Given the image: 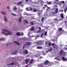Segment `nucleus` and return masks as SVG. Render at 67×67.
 Listing matches in <instances>:
<instances>
[{
  "label": "nucleus",
  "instance_id": "f257e3e1",
  "mask_svg": "<svg viewBox=\"0 0 67 67\" xmlns=\"http://www.w3.org/2000/svg\"><path fill=\"white\" fill-rule=\"evenodd\" d=\"M2 32H1L2 34H5V32H7L8 34H11V32L5 29H3L2 30Z\"/></svg>",
  "mask_w": 67,
  "mask_h": 67
},
{
  "label": "nucleus",
  "instance_id": "f03ea898",
  "mask_svg": "<svg viewBox=\"0 0 67 67\" xmlns=\"http://www.w3.org/2000/svg\"><path fill=\"white\" fill-rule=\"evenodd\" d=\"M58 8H56L55 10V12H52L53 14H56L58 13Z\"/></svg>",
  "mask_w": 67,
  "mask_h": 67
},
{
  "label": "nucleus",
  "instance_id": "7ed1b4c3",
  "mask_svg": "<svg viewBox=\"0 0 67 67\" xmlns=\"http://www.w3.org/2000/svg\"><path fill=\"white\" fill-rule=\"evenodd\" d=\"M30 9L31 11H33V10H32V8L31 7H30L29 8L27 7L26 8V10L27 11H29L30 10Z\"/></svg>",
  "mask_w": 67,
  "mask_h": 67
},
{
  "label": "nucleus",
  "instance_id": "20e7f679",
  "mask_svg": "<svg viewBox=\"0 0 67 67\" xmlns=\"http://www.w3.org/2000/svg\"><path fill=\"white\" fill-rule=\"evenodd\" d=\"M23 52L25 55H27L28 54V51L26 50H24L23 51Z\"/></svg>",
  "mask_w": 67,
  "mask_h": 67
},
{
  "label": "nucleus",
  "instance_id": "39448f33",
  "mask_svg": "<svg viewBox=\"0 0 67 67\" xmlns=\"http://www.w3.org/2000/svg\"><path fill=\"white\" fill-rule=\"evenodd\" d=\"M4 21L5 22H7L8 21V19L7 18V17H6V16H4Z\"/></svg>",
  "mask_w": 67,
  "mask_h": 67
},
{
  "label": "nucleus",
  "instance_id": "423d86ee",
  "mask_svg": "<svg viewBox=\"0 0 67 67\" xmlns=\"http://www.w3.org/2000/svg\"><path fill=\"white\" fill-rule=\"evenodd\" d=\"M64 53V51L62 50L60 51V55L61 56L62 55V54Z\"/></svg>",
  "mask_w": 67,
  "mask_h": 67
},
{
  "label": "nucleus",
  "instance_id": "0eeeda50",
  "mask_svg": "<svg viewBox=\"0 0 67 67\" xmlns=\"http://www.w3.org/2000/svg\"><path fill=\"white\" fill-rule=\"evenodd\" d=\"M62 59L63 61H67V59H65V58L64 57H62Z\"/></svg>",
  "mask_w": 67,
  "mask_h": 67
},
{
  "label": "nucleus",
  "instance_id": "6e6552de",
  "mask_svg": "<svg viewBox=\"0 0 67 67\" xmlns=\"http://www.w3.org/2000/svg\"><path fill=\"white\" fill-rule=\"evenodd\" d=\"M14 42L15 43H16V44L18 45H20V44L19 43V42H18L16 41H14Z\"/></svg>",
  "mask_w": 67,
  "mask_h": 67
},
{
  "label": "nucleus",
  "instance_id": "1a4fd4ad",
  "mask_svg": "<svg viewBox=\"0 0 67 67\" xmlns=\"http://www.w3.org/2000/svg\"><path fill=\"white\" fill-rule=\"evenodd\" d=\"M1 13L3 14V15H5L6 14V13L4 12H3V11H2L1 12Z\"/></svg>",
  "mask_w": 67,
  "mask_h": 67
},
{
  "label": "nucleus",
  "instance_id": "9d476101",
  "mask_svg": "<svg viewBox=\"0 0 67 67\" xmlns=\"http://www.w3.org/2000/svg\"><path fill=\"white\" fill-rule=\"evenodd\" d=\"M48 60H47L46 62H44V65H47L48 64Z\"/></svg>",
  "mask_w": 67,
  "mask_h": 67
},
{
  "label": "nucleus",
  "instance_id": "9b49d317",
  "mask_svg": "<svg viewBox=\"0 0 67 67\" xmlns=\"http://www.w3.org/2000/svg\"><path fill=\"white\" fill-rule=\"evenodd\" d=\"M61 18H62V19H64V15L63 14H60Z\"/></svg>",
  "mask_w": 67,
  "mask_h": 67
},
{
  "label": "nucleus",
  "instance_id": "f8f14e48",
  "mask_svg": "<svg viewBox=\"0 0 67 67\" xmlns=\"http://www.w3.org/2000/svg\"><path fill=\"white\" fill-rule=\"evenodd\" d=\"M47 4H52V2H47Z\"/></svg>",
  "mask_w": 67,
  "mask_h": 67
},
{
  "label": "nucleus",
  "instance_id": "ddd939ff",
  "mask_svg": "<svg viewBox=\"0 0 67 67\" xmlns=\"http://www.w3.org/2000/svg\"><path fill=\"white\" fill-rule=\"evenodd\" d=\"M21 3H22V2H18L17 3V5H19L20 4H21Z\"/></svg>",
  "mask_w": 67,
  "mask_h": 67
},
{
  "label": "nucleus",
  "instance_id": "4468645a",
  "mask_svg": "<svg viewBox=\"0 0 67 67\" xmlns=\"http://www.w3.org/2000/svg\"><path fill=\"white\" fill-rule=\"evenodd\" d=\"M26 44L27 45L29 46L30 45V43L29 42H26Z\"/></svg>",
  "mask_w": 67,
  "mask_h": 67
},
{
  "label": "nucleus",
  "instance_id": "2eb2a0df",
  "mask_svg": "<svg viewBox=\"0 0 67 67\" xmlns=\"http://www.w3.org/2000/svg\"><path fill=\"white\" fill-rule=\"evenodd\" d=\"M37 49H42V47L40 46H38L37 47Z\"/></svg>",
  "mask_w": 67,
  "mask_h": 67
},
{
  "label": "nucleus",
  "instance_id": "dca6fc26",
  "mask_svg": "<svg viewBox=\"0 0 67 67\" xmlns=\"http://www.w3.org/2000/svg\"><path fill=\"white\" fill-rule=\"evenodd\" d=\"M30 29L31 31H34V27H32Z\"/></svg>",
  "mask_w": 67,
  "mask_h": 67
},
{
  "label": "nucleus",
  "instance_id": "f3484780",
  "mask_svg": "<svg viewBox=\"0 0 67 67\" xmlns=\"http://www.w3.org/2000/svg\"><path fill=\"white\" fill-rule=\"evenodd\" d=\"M33 62V59H31V61L30 62V64H32Z\"/></svg>",
  "mask_w": 67,
  "mask_h": 67
},
{
  "label": "nucleus",
  "instance_id": "a211bd4d",
  "mask_svg": "<svg viewBox=\"0 0 67 67\" xmlns=\"http://www.w3.org/2000/svg\"><path fill=\"white\" fill-rule=\"evenodd\" d=\"M67 8H66L64 9V13H66V11H67Z\"/></svg>",
  "mask_w": 67,
  "mask_h": 67
},
{
  "label": "nucleus",
  "instance_id": "6ab92c4d",
  "mask_svg": "<svg viewBox=\"0 0 67 67\" xmlns=\"http://www.w3.org/2000/svg\"><path fill=\"white\" fill-rule=\"evenodd\" d=\"M32 9L33 10V11L35 12H36V9H34V8H32Z\"/></svg>",
  "mask_w": 67,
  "mask_h": 67
},
{
  "label": "nucleus",
  "instance_id": "aec40b11",
  "mask_svg": "<svg viewBox=\"0 0 67 67\" xmlns=\"http://www.w3.org/2000/svg\"><path fill=\"white\" fill-rule=\"evenodd\" d=\"M4 34L5 35H12V34Z\"/></svg>",
  "mask_w": 67,
  "mask_h": 67
},
{
  "label": "nucleus",
  "instance_id": "412c9836",
  "mask_svg": "<svg viewBox=\"0 0 67 67\" xmlns=\"http://www.w3.org/2000/svg\"><path fill=\"white\" fill-rule=\"evenodd\" d=\"M29 62V60H26L25 61V63H26V64H27V63H28Z\"/></svg>",
  "mask_w": 67,
  "mask_h": 67
},
{
  "label": "nucleus",
  "instance_id": "4be33fe9",
  "mask_svg": "<svg viewBox=\"0 0 67 67\" xmlns=\"http://www.w3.org/2000/svg\"><path fill=\"white\" fill-rule=\"evenodd\" d=\"M48 46H51V42H49V43H48Z\"/></svg>",
  "mask_w": 67,
  "mask_h": 67
},
{
  "label": "nucleus",
  "instance_id": "5701e85b",
  "mask_svg": "<svg viewBox=\"0 0 67 67\" xmlns=\"http://www.w3.org/2000/svg\"><path fill=\"white\" fill-rule=\"evenodd\" d=\"M17 9V8H16V7H14V10H16Z\"/></svg>",
  "mask_w": 67,
  "mask_h": 67
},
{
  "label": "nucleus",
  "instance_id": "b1692460",
  "mask_svg": "<svg viewBox=\"0 0 67 67\" xmlns=\"http://www.w3.org/2000/svg\"><path fill=\"white\" fill-rule=\"evenodd\" d=\"M5 39L4 38H0V41H2V40H4Z\"/></svg>",
  "mask_w": 67,
  "mask_h": 67
},
{
  "label": "nucleus",
  "instance_id": "393cba45",
  "mask_svg": "<svg viewBox=\"0 0 67 67\" xmlns=\"http://www.w3.org/2000/svg\"><path fill=\"white\" fill-rule=\"evenodd\" d=\"M52 46H56V44H55L52 43Z\"/></svg>",
  "mask_w": 67,
  "mask_h": 67
},
{
  "label": "nucleus",
  "instance_id": "a878e982",
  "mask_svg": "<svg viewBox=\"0 0 67 67\" xmlns=\"http://www.w3.org/2000/svg\"><path fill=\"white\" fill-rule=\"evenodd\" d=\"M25 45H26L25 44H24V45L23 46V49H24V47H25Z\"/></svg>",
  "mask_w": 67,
  "mask_h": 67
},
{
  "label": "nucleus",
  "instance_id": "bb28decb",
  "mask_svg": "<svg viewBox=\"0 0 67 67\" xmlns=\"http://www.w3.org/2000/svg\"><path fill=\"white\" fill-rule=\"evenodd\" d=\"M21 34H16V35H18L19 36H21Z\"/></svg>",
  "mask_w": 67,
  "mask_h": 67
},
{
  "label": "nucleus",
  "instance_id": "cd10ccee",
  "mask_svg": "<svg viewBox=\"0 0 67 67\" xmlns=\"http://www.w3.org/2000/svg\"><path fill=\"white\" fill-rule=\"evenodd\" d=\"M43 35H44V34H41V38H42L43 37Z\"/></svg>",
  "mask_w": 67,
  "mask_h": 67
},
{
  "label": "nucleus",
  "instance_id": "c85d7f7f",
  "mask_svg": "<svg viewBox=\"0 0 67 67\" xmlns=\"http://www.w3.org/2000/svg\"><path fill=\"white\" fill-rule=\"evenodd\" d=\"M19 21L20 22H21V18H19Z\"/></svg>",
  "mask_w": 67,
  "mask_h": 67
},
{
  "label": "nucleus",
  "instance_id": "c756f323",
  "mask_svg": "<svg viewBox=\"0 0 67 67\" xmlns=\"http://www.w3.org/2000/svg\"><path fill=\"white\" fill-rule=\"evenodd\" d=\"M62 28H60L59 29V31H62Z\"/></svg>",
  "mask_w": 67,
  "mask_h": 67
},
{
  "label": "nucleus",
  "instance_id": "7c9ffc66",
  "mask_svg": "<svg viewBox=\"0 0 67 67\" xmlns=\"http://www.w3.org/2000/svg\"><path fill=\"white\" fill-rule=\"evenodd\" d=\"M57 57H55V58L54 59H57V60H60V59H56L57 58Z\"/></svg>",
  "mask_w": 67,
  "mask_h": 67
},
{
  "label": "nucleus",
  "instance_id": "2f4dec72",
  "mask_svg": "<svg viewBox=\"0 0 67 67\" xmlns=\"http://www.w3.org/2000/svg\"><path fill=\"white\" fill-rule=\"evenodd\" d=\"M52 51V48H51L48 49V51Z\"/></svg>",
  "mask_w": 67,
  "mask_h": 67
},
{
  "label": "nucleus",
  "instance_id": "473e14b6",
  "mask_svg": "<svg viewBox=\"0 0 67 67\" xmlns=\"http://www.w3.org/2000/svg\"><path fill=\"white\" fill-rule=\"evenodd\" d=\"M24 15H27V13L26 12H25L24 13Z\"/></svg>",
  "mask_w": 67,
  "mask_h": 67
},
{
  "label": "nucleus",
  "instance_id": "72a5a7b5",
  "mask_svg": "<svg viewBox=\"0 0 67 67\" xmlns=\"http://www.w3.org/2000/svg\"><path fill=\"white\" fill-rule=\"evenodd\" d=\"M43 20H44V18L43 17L42 18V22H43Z\"/></svg>",
  "mask_w": 67,
  "mask_h": 67
},
{
  "label": "nucleus",
  "instance_id": "f704fd0d",
  "mask_svg": "<svg viewBox=\"0 0 67 67\" xmlns=\"http://www.w3.org/2000/svg\"><path fill=\"white\" fill-rule=\"evenodd\" d=\"M12 14V15H13L14 16H15V15H16V14H13L12 13H11Z\"/></svg>",
  "mask_w": 67,
  "mask_h": 67
},
{
  "label": "nucleus",
  "instance_id": "c9c22d12",
  "mask_svg": "<svg viewBox=\"0 0 67 67\" xmlns=\"http://www.w3.org/2000/svg\"><path fill=\"white\" fill-rule=\"evenodd\" d=\"M60 2H62V3H65V2H64V1H60Z\"/></svg>",
  "mask_w": 67,
  "mask_h": 67
},
{
  "label": "nucleus",
  "instance_id": "e433bc0d",
  "mask_svg": "<svg viewBox=\"0 0 67 67\" xmlns=\"http://www.w3.org/2000/svg\"><path fill=\"white\" fill-rule=\"evenodd\" d=\"M9 8H10V7L9 6L7 7V9H9Z\"/></svg>",
  "mask_w": 67,
  "mask_h": 67
},
{
  "label": "nucleus",
  "instance_id": "4c0bfd02",
  "mask_svg": "<svg viewBox=\"0 0 67 67\" xmlns=\"http://www.w3.org/2000/svg\"><path fill=\"white\" fill-rule=\"evenodd\" d=\"M24 22H26V23H28V22H27L26 20H25Z\"/></svg>",
  "mask_w": 67,
  "mask_h": 67
},
{
  "label": "nucleus",
  "instance_id": "58836bf2",
  "mask_svg": "<svg viewBox=\"0 0 67 67\" xmlns=\"http://www.w3.org/2000/svg\"><path fill=\"white\" fill-rule=\"evenodd\" d=\"M65 23L66 24H67V21H65Z\"/></svg>",
  "mask_w": 67,
  "mask_h": 67
},
{
  "label": "nucleus",
  "instance_id": "ea45409f",
  "mask_svg": "<svg viewBox=\"0 0 67 67\" xmlns=\"http://www.w3.org/2000/svg\"><path fill=\"white\" fill-rule=\"evenodd\" d=\"M61 11L63 12V10H60L59 12H61Z\"/></svg>",
  "mask_w": 67,
  "mask_h": 67
},
{
  "label": "nucleus",
  "instance_id": "a19ab883",
  "mask_svg": "<svg viewBox=\"0 0 67 67\" xmlns=\"http://www.w3.org/2000/svg\"><path fill=\"white\" fill-rule=\"evenodd\" d=\"M43 55H46V54L44 52H43Z\"/></svg>",
  "mask_w": 67,
  "mask_h": 67
},
{
  "label": "nucleus",
  "instance_id": "79ce46f5",
  "mask_svg": "<svg viewBox=\"0 0 67 67\" xmlns=\"http://www.w3.org/2000/svg\"><path fill=\"white\" fill-rule=\"evenodd\" d=\"M14 63L13 62L12 63H11L10 64V65H13V63Z\"/></svg>",
  "mask_w": 67,
  "mask_h": 67
},
{
  "label": "nucleus",
  "instance_id": "37998d69",
  "mask_svg": "<svg viewBox=\"0 0 67 67\" xmlns=\"http://www.w3.org/2000/svg\"><path fill=\"white\" fill-rule=\"evenodd\" d=\"M39 37V35L37 36H36V38H37V37Z\"/></svg>",
  "mask_w": 67,
  "mask_h": 67
},
{
  "label": "nucleus",
  "instance_id": "c03bdc74",
  "mask_svg": "<svg viewBox=\"0 0 67 67\" xmlns=\"http://www.w3.org/2000/svg\"><path fill=\"white\" fill-rule=\"evenodd\" d=\"M31 23L32 25H33V22H31Z\"/></svg>",
  "mask_w": 67,
  "mask_h": 67
},
{
  "label": "nucleus",
  "instance_id": "a18cd8bd",
  "mask_svg": "<svg viewBox=\"0 0 67 67\" xmlns=\"http://www.w3.org/2000/svg\"><path fill=\"white\" fill-rule=\"evenodd\" d=\"M54 20H55V21H57V20H58V19H54Z\"/></svg>",
  "mask_w": 67,
  "mask_h": 67
},
{
  "label": "nucleus",
  "instance_id": "49530a36",
  "mask_svg": "<svg viewBox=\"0 0 67 67\" xmlns=\"http://www.w3.org/2000/svg\"><path fill=\"white\" fill-rule=\"evenodd\" d=\"M12 54L13 55V54H15V53H13V52H12Z\"/></svg>",
  "mask_w": 67,
  "mask_h": 67
},
{
  "label": "nucleus",
  "instance_id": "de8ad7c7",
  "mask_svg": "<svg viewBox=\"0 0 67 67\" xmlns=\"http://www.w3.org/2000/svg\"><path fill=\"white\" fill-rule=\"evenodd\" d=\"M41 32V31L40 30H38V31L37 32L38 33H39V32Z\"/></svg>",
  "mask_w": 67,
  "mask_h": 67
},
{
  "label": "nucleus",
  "instance_id": "09e8293b",
  "mask_svg": "<svg viewBox=\"0 0 67 67\" xmlns=\"http://www.w3.org/2000/svg\"><path fill=\"white\" fill-rule=\"evenodd\" d=\"M16 34H20V33L19 32H17Z\"/></svg>",
  "mask_w": 67,
  "mask_h": 67
},
{
  "label": "nucleus",
  "instance_id": "8fccbe9b",
  "mask_svg": "<svg viewBox=\"0 0 67 67\" xmlns=\"http://www.w3.org/2000/svg\"><path fill=\"white\" fill-rule=\"evenodd\" d=\"M45 36H47V34H44Z\"/></svg>",
  "mask_w": 67,
  "mask_h": 67
},
{
  "label": "nucleus",
  "instance_id": "3c124183",
  "mask_svg": "<svg viewBox=\"0 0 67 67\" xmlns=\"http://www.w3.org/2000/svg\"><path fill=\"white\" fill-rule=\"evenodd\" d=\"M40 58H43V57H40Z\"/></svg>",
  "mask_w": 67,
  "mask_h": 67
},
{
  "label": "nucleus",
  "instance_id": "603ef678",
  "mask_svg": "<svg viewBox=\"0 0 67 67\" xmlns=\"http://www.w3.org/2000/svg\"><path fill=\"white\" fill-rule=\"evenodd\" d=\"M41 30V27H39V30Z\"/></svg>",
  "mask_w": 67,
  "mask_h": 67
},
{
  "label": "nucleus",
  "instance_id": "864d4df0",
  "mask_svg": "<svg viewBox=\"0 0 67 67\" xmlns=\"http://www.w3.org/2000/svg\"><path fill=\"white\" fill-rule=\"evenodd\" d=\"M21 7H23V5H21Z\"/></svg>",
  "mask_w": 67,
  "mask_h": 67
},
{
  "label": "nucleus",
  "instance_id": "5fc2aeb1",
  "mask_svg": "<svg viewBox=\"0 0 67 67\" xmlns=\"http://www.w3.org/2000/svg\"><path fill=\"white\" fill-rule=\"evenodd\" d=\"M38 14L39 15V16H40V13H38Z\"/></svg>",
  "mask_w": 67,
  "mask_h": 67
},
{
  "label": "nucleus",
  "instance_id": "6e6d98bb",
  "mask_svg": "<svg viewBox=\"0 0 67 67\" xmlns=\"http://www.w3.org/2000/svg\"><path fill=\"white\" fill-rule=\"evenodd\" d=\"M29 0H26V2H27Z\"/></svg>",
  "mask_w": 67,
  "mask_h": 67
},
{
  "label": "nucleus",
  "instance_id": "4d7b16f0",
  "mask_svg": "<svg viewBox=\"0 0 67 67\" xmlns=\"http://www.w3.org/2000/svg\"><path fill=\"white\" fill-rule=\"evenodd\" d=\"M44 6L45 7H47V6L46 5H44Z\"/></svg>",
  "mask_w": 67,
  "mask_h": 67
},
{
  "label": "nucleus",
  "instance_id": "13d9d810",
  "mask_svg": "<svg viewBox=\"0 0 67 67\" xmlns=\"http://www.w3.org/2000/svg\"><path fill=\"white\" fill-rule=\"evenodd\" d=\"M47 33V32H45L44 33V34H46Z\"/></svg>",
  "mask_w": 67,
  "mask_h": 67
},
{
  "label": "nucleus",
  "instance_id": "bf43d9fd",
  "mask_svg": "<svg viewBox=\"0 0 67 67\" xmlns=\"http://www.w3.org/2000/svg\"><path fill=\"white\" fill-rule=\"evenodd\" d=\"M53 48H56L55 47V46H54V47H53Z\"/></svg>",
  "mask_w": 67,
  "mask_h": 67
},
{
  "label": "nucleus",
  "instance_id": "052dcab7",
  "mask_svg": "<svg viewBox=\"0 0 67 67\" xmlns=\"http://www.w3.org/2000/svg\"><path fill=\"white\" fill-rule=\"evenodd\" d=\"M47 8H48V9H50V7H47Z\"/></svg>",
  "mask_w": 67,
  "mask_h": 67
},
{
  "label": "nucleus",
  "instance_id": "680f3d73",
  "mask_svg": "<svg viewBox=\"0 0 67 67\" xmlns=\"http://www.w3.org/2000/svg\"><path fill=\"white\" fill-rule=\"evenodd\" d=\"M8 44H7V45L6 46H8Z\"/></svg>",
  "mask_w": 67,
  "mask_h": 67
},
{
  "label": "nucleus",
  "instance_id": "e2e57ef3",
  "mask_svg": "<svg viewBox=\"0 0 67 67\" xmlns=\"http://www.w3.org/2000/svg\"><path fill=\"white\" fill-rule=\"evenodd\" d=\"M48 52H49V51H47V53H48Z\"/></svg>",
  "mask_w": 67,
  "mask_h": 67
},
{
  "label": "nucleus",
  "instance_id": "0e129e2a",
  "mask_svg": "<svg viewBox=\"0 0 67 67\" xmlns=\"http://www.w3.org/2000/svg\"><path fill=\"white\" fill-rule=\"evenodd\" d=\"M23 35V34H22V35Z\"/></svg>",
  "mask_w": 67,
  "mask_h": 67
},
{
  "label": "nucleus",
  "instance_id": "69168bd1",
  "mask_svg": "<svg viewBox=\"0 0 67 67\" xmlns=\"http://www.w3.org/2000/svg\"><path fill=\"white\" fill-rule=\"evenodd\" d=\"M56 1H58V0H56Z\"/></svg>",
  "mask_w": 67,
  "mask_h": 67
},
{
  "label": "nucleus",
  "instance_id": "338daca9",
  "mask_svg": "<svg viewBox=\"0 0 67 67\" xmlns=\"http://www.w3.org/2000/svg\"><path fill=\"white\" fill-rule=\"evenodd\" d=\"M57 47H58V46H57Z\"/></svg>",
  "mask_w": 67,
  "mask_h": 67
},
{
  "label": "nucleus",
  "instance_id": "774afa93",
  "mask_svg": "<svg viewBox=\"0 0 67 67\" xmlns=\"http://www.w3.org/2000/svg\"><path fill=\"white\" fill-rule=\"evenodd\" d=\"M21 11H23V10H21Z\"/></svg>",
  "mask_w": 67,
  "mask_h": 67
}]
</instances>
